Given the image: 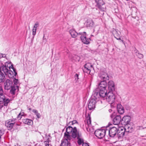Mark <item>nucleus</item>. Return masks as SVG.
I'll return each mask as SVG.
<instances>
[{
  "label": "nucleus",
  "instance_id": "49",
  "mask_svg": "<svg viewBox=\"0 0 146 146\" xmlns=\"http://www.w3.org/2000/svg\"><path fill=\"white\" fill-rule=\"evenodd\" d=\"M14 146H20V145L18 143H17Z\"/></svg>",
  "mask_w": 146,
  "mask_h": 146
},
{
  "label": "nucleus",
  "instance_id": "45",
  "mask_svg": "<svg viewBox=\"0 0 146 146\" xmlns=\"http://www.w3.org/2000/svg\"><path fill=\"white\" fill-rule=\"evenodd\" d=\"M33 111L35 113V114L36 115L37 113H38V111L35 110H33Z\"/></svg>",
  "mask_w": 146,
  "mask_h": 146
},
{
  "label": "nucleus",
  "instance_id": "21",
  "mask_svg": "<svg viewBox=\"0 0 146 146\" xmlns=\"http://www.w3.org/2000/svg\"><path fill=\"white\" fill-rule=\"evenodd\" d=\"M71 139L72 137L69 135V134H68L65 132L64 134V136L63 140L66 141H68V142H69Z\"/></svg>",
  "mask_w": 146,
  "mask_h": 146
},
{
  "label": "nucleus",
  "instance_id": "5",
  "mask_svg": "<svg viewBox=\"0 0 146 146\" xmlns=\"http://www.w3.org/2000/svg\"><path fill=\"white\" fill-rule=\"evenodd\" d=\"M5 95V94L4 92L2 87L1 86H0V97L3 99L4 101V106H6L10 102V100L7 98Z\"/></svg>",
  "mask_w": 146,
  "mask_h": 146
},
{
  "label": "nucleus",
  "instance_id": "28",
  "mask_svg": "<svg viewBox=\"0 0 146 146\" xmlns=\"http://www.w3.org/2000/svg\"><path fill=\"white\" fill-rule=\"evenodd\" d=\"M72 59V60H74L76 62H77L79 61L80 60V58L77 55H74Z\"/></svg>",
  "mask_w": 146,
  "mask_h": 146
},
{
  "label": "nucleus",
  "instance_id": "7",
  "mask_svg": "<svg viewBox=\"0 0 146 146\" xmlns=\"http://www.w3.org/2000/svg\"><path fill=\"white\" fill-rule=\"evenodd\" d=\"M79 34H81L80 37L82 42L86 44H88L90 43V39L86 38V32L79 33Z\"/></svg>",
  "mask_w": 146,
  "mask_h": 146
},
{
  "label": "nucleus",
  "instance_id": "54",
  "mask_svg": "<svg viewBox=\"0 0 146 146\" xmlns=\"http://www.w3.org/2000/svg\"><path fill=\"white\" fill-rule=\"evenodd\" d=\"M145 66L146 67V63L145 64Z\"/></svg>",
  "mask_w": 146,
  "mask_h": 146
},
{
  "label": "nucleus",
  "instance_id": "3",
  "mask_svg": "<svg viewBox=\"0 0 146 146\" xmlns=\"http://www.w3.org/2000/svg\"><path fill=\"white\" fill-rule=\"evenodd\" d=\"M107 132V129H98L95 132V135L99 139H102L105 135Z\"/></svg>",
  "mask_w": 146,
  "mask_h": 146
},
{
  "label": "nucleus",
  "instance_id": "15",
  "mask_svg": "<svg viewBox=\"0 0 146 146\" xmlns=\"http://www.w3.org/2000/svg\"><path fill=\"white\" fill-rule=\"evenodd\" d=\"M99 76L101 80L105 81L109 79V77L108 74L104 72H101L99 74Z\"/></svg>",
  "mask_w": 146,
  "mask_h": 146
},
{
  "label": "nucleus",
  "instance_id": "43",
  "mask_svg": "<svg viewBox=\"0 0 146 146\" xmlns=\"http://www.w3.org/2000/svg\"><path fill=\"white\" fill-rule=\"evenodd\" d=\"M75 79L76 80V78L77 79V80H78V75L77 74H76L75 75Z\"/></svg>",
  "mask_w": 146,
  "mask_h": 146
},
{
  "label": "nucleus",
  "instance_id": "38",
  "mask_svg": "<svg viewBox=\"0 0 146 146\" xmlns=\"http://www.w3.org/2000/svg\"><path fill=\"white\" fill-rule=\"evenodd\" d=\"M136 128L138 130H142L144 128H146V127L143 128L141 126H138Z\"/></svg>",
  "mask_w": 146,
  "mask_h": 146
},
{
  "label": "nucleus",
  "instance_id": "11",
  "mask_svg": "<svg viewBox=\"0 0 146 146\" xmlns=\"http://www.w3.org/2000/svg\"><path fill=\"white\" fill-rule=\"evenodd\" d=\"M123 129L125 132H131L134 130V126L130 124H126L125 125Z\"/></svg>",
  "mask_w": 146,
  "mask_h": 146
},
{
  "label": "nucleus",
  "instance_id": "44",
  "mask_svg": "<svg viewBox=\"0 0 146 146\" xmlns=\"http://www.w3.org/2000/svg\"><path fill=\"white\" fill-rule=\"evenodd\" d=\"M36 115L38 118H39L40 117V114L39 113H37Z\"/></svg>",
  "mask_w": 146,
  "mask_h": 146
},
{
  "label": "nucleus",
  "instance_id": "53",
  "mask_svg": "<svg viewBox=\"0 0 146 146\" xmlns=\"http://www.w3.org/2000/svg\"><path fill=\"white\" fill-rule=\"evenodd\" d=\"M39 133H40V135H41V132H39Z\"/></svg>",
  "mask_w": 146,
  "mask_h": 146
},
{
  "label": "nucleus",
  "instance_id": "41",
  "mask_svg": "<svg viewBox=\"0 0 146 146\" xmlns=\"http://www.w3.org/2000/svg\"><path fill=\"white\" fill-rule=\"evenodd\" d=\"M0 55L1 56V57H3V58H6V55L5 54H1V53H0Z\"/></svg>",
  "mask_w": 146,
  "mask_h": 146
},
{
  "label": "nucleus",
  "instance_id": "32",
  "mask_svg": "<svg viewBox=\"0 0 146 146\" xmlns=\"http://www.w3.org/2000/svg\"><path fill=\"white\" fill-rule=\"evenodd\" d=\"M11 89L10 90V93L12 95H14L15 94L16 88L14 86H12Z\"/></svg>",
  "mask_w": 146,
  "mask_h": 146
},
{
  "label": "nucleus",
  "instance_id": "18",
  "mask_svg": "<svg viewBox=\"0 0 146 146\" xmlns=\"http://www.w3.org/2000/svg\"><path fill=\"white\" fill-rule=\"evenodd\" d=\"M121 120V117L120 115H116L113 119V121L114 125H118L120 123Z\"/></svg>",
  "mask_w": 146,
  "mask_h": 146
},
{
  "label": "nucleus",
  "instance_id": "10",
  "mask_svg": "<svg viewBox=\"0 0 146 146\" xmlns=\"http://www.w3.org/2000/svg\"><path fill=\"white\" fill-rule=\"evenodd\" d=\"M81 136H82L81 133L77 130L76 127H74L72 133V137L74 138H75Z\"/></svg>",
  "mask_w": 146,
  "mask_h": 146
},
{
  "label": "nucleus",
  "instance_id": "29",
  "mask_svg": "<svg viewBox=\"0 0 146 146\" xmlns=\"http://www.w3.org/2000/svg\"><path fill=\"white\" fill-rule=\"evenodd\" d=\"M84 67L88 68L93 69L94 70V68L93 65L91 64L90 63H87L84 65Z\"/></svg>",
  "mask_w": 146,
  "mask_h": 146
},
{
  "label": "nucleus",
  "instance_id": "34",
  "mask_svg": "<svg viewBox=\"0 0 146 146\" xmlns=\"http://www.w3.org/2000/svg\"><path fill=\"white\" fill-rule=\"evenodd\" d=\"M39 26V23L38 22H36L35 24L34 27H33V29L36 30H37V27Z\"/></svg>",
  "mask_w": 146,
  "mask_h": 146
},
{
  "label": "nucleus",
  "instance_id": "2",
  "mask_svg": "<svg viewBox=\"0 0 146 146\" xmlns=\"http://www.w3.org/2000/svg\"><path fill=\"white\" fill-rule=\"evenodd\" d=\"M107 93L106 89H96L93 91V95L96 99L100 98H104L106 96Z\"/></svg>",
  "mask_w": 146,
  "mask_h": 146
},
{
  "label": "nucleus",
  "instance_id": "23",
  "mask_svg": "<svg viewBox=\"0 0 146 146\" xmlns=\"http://www.w3.org/2000/svg\"><path fill=\"white\" fill-rule=\"evenodd\" d=\"M69 32L73 38H75L77 36L80 35H81L79 34V33H77L75 30L72 29L70 30Z\"/></svg>",
  "mask_w": 146,
  "mask_h": 146
},
{
  "label": "nucleus",
  "instance_id": "19",
  "mask_svg": "<svg viewBox=\"0 0 146 146\" xmlns=\"http://www.w3.org/2000/svg\"><path fill=\"white\" fill-rule=\"evenodd\" d=\"M107 83L105 81H101L99 84V86L97 89H106Z\"/></svg>",
  "mask_w": 146,
  "mask_h": 146
},
{
  "label": "nucleus",
  "instance_id": "50",
  "mask_svg": "<svg viewBox=\"0 0 146 146\" xmlns=\"http://www.w3.org/2000/svg\"><path fill=\"white\" fill-rule=\"evenodd\" d=\"M108 111H109V112L110 113L112 111V110L111 109H109Z\"/></svg>",
  "mask_w": 146,
  "mask_h": 146
},
{
  "label": "nucleus",
  "instance_id": "8",
  "mask_svg": "<svg viewBox=\"0 0 146 146\" xmlns=\"http://www.w3.org/2000/svg\"><path fill=\"white\" fill-rule=\"evenodd\" d=\"M16 120V119H13L7 120L5 122L6 126L9 128V129H11L15 123Z\"/></svg>",
  "mask_w": 146,
  "mask_h": 146
},
{
  "label": "nucleus",
  "instance_id": "17",
  "mask_svg": "<svg viewBox=\"0 0 146 146\" xmlns=\"http://www.w3.org/2000/svg\"><path fill=\"white\" fill-rule=\"evenodd\" d=\"M124 127L120 128L118 129V132L117 134V136L118 139L122 138L124 135L125 131L123 130Z\"/></svg>",
  "mask_w": 146,
  "mask_h": 146
},
{
  "label": "nucleus",
  "instance_id": "20",
  "mask_svg": "<svg viewBox=\"0 0 146 146\" xmlns=\"http://www.w3.org/2000/svg\"><path fill=\"white\" fill-rule=\"evenodd\" d=\"M117 110L118 113L120 114H122L124 112L123 107L120 104L117 105Z\"/></svg>",
  "mask_w": 146,
  "mask_h": 146
},
{
  "label": "nucleus",
  "instance_id": "42",
  "mask_svg": "<svg viewBox=\"0 0 146 146\" xmlns=\"http://www.w3.org/2000/svg\"><path fill=\"white\" fill-rule=\"evenodd\" d=\"M45 146H49V142L47 141H45L44 142Z\"/></svg>",
  "mask_w": 146,
  "mask_h": 146
},
{
  "label": "nucleus",
  "instance_id": "1",
  "mask_svg": "<svg viewBox=\"0 0 146 146\" xmlns=\"http://www.w3.org/2000/svg\"><path fill=\"white\" fill-rule=\"evenodd\" d=\"M3 71L6 75L10 78H12L17 74L16 69L13 66L10 62L7 61L0 67V82L3 81L5 77L2 72Z\"/></svg>",
  "mask_w": 146,
  "mask_h": 146
},
{
  "label": "nucleus",
  "instance_id": "26",
  "mask_svg": "<svg viewBox=\"0 0 146 146\" xmlns=\"http://www.w3.org/2000/svg\"><path fill=\"white\" fill-rule=\"evenodd\" d=\"M78 139L77 143L79 145H80L84 143V140L82 138V136L80 137H76Z\"/></svg>",
  "mask_w": 146,
  "mask_h": 146
},
{
  "label": "nucleus",
  "instance_id": "13",
  "mask_svg": "<svg viewBox=\"0 0 146 146\" xmlns=\"http://www.w3.org/2000/svg\"><path fill=\"white\" fill-rule=\"evenodd\" d=\"M96 101L95 99H92L90 100L88 104V108L90 110L94 109L95 107Z\"/></svg>",
  "mask_w": 146,
  "mask_h": 146
},
{
  "label": "nucleus",
  "instance_id": "36",
  "mask_svg": "<svg viewBox=\"0 0 146 146\" xmlns=\"http://www.w3.org/2000/svg\"><path fill=\"white\" fill-rule=\"evenodd\" d=\"M18 79L14 78L13 81L14 84L16 85H17L18 83Z\"/></svg>",
  "mask_w": 146,
  "mask_h": 146
},
{
  "label": "nucleus",
  "instance_id": "12",
  "mask_svg": "<svg viewBox=\"0 0 146 146\" xmlns=\"http://www.w3.org/2000/svg\"><path fill=\"white\" fill-rule=\"evenodd\" d=\"M12 81L7 79L4 83L5 89L7 90L10 89L12 86Z\"/></svg>",
  "mask_w": 146,
  "mask_h": 146
},
{
  "label": "nucleus",
  "instance_id": "52",
  "mask_svg": "<svg viewBox=\"0 0 146 146\" xmlns=\"http://www.w3.org/2000/svg\"><path fill=\"white\" fill-rule=\"evenodd\" d=\"M31 108H29V110H30V111H31Z\"/></svg>",
  "mask_w": 146,
  "mask_h": 146
},
{
  "label": "nucleus",
  "instance_id": "48",
  "mask_svg": "<svg viewBox=\"0 0 146 146\" xmlns=\"http://www.w3.org/2000/svg\"><path fill=\"white\" fill-rule=\"evenodd\" d=\"M3 107V105L2 104H0V110L2 109V108Z\"/></svg>",
  "mask_w": 146,
  "mask_h": 146
},
{
  "label": "nucleus",
  "instance_id": "24",
  "mask_svg": "<svg viewBox=\"0 0 146 146\" xmlns=\"http://www.w3.org/2000/svg\"><path fill=\"white\" fill-rule=\"evenodd\" d=\"M23 123L29 125H32L33 123V121L28 119H24L23 120Z\"/></svg>",
  "mask_w": 146,
  "mask_h": 146
},
{
  "label": "nucleus",
  "instance_id": "37",
  "mask_svg": "<svg viewBox=\"0 0 146 146\" xmlns=\"http://www.w3.org/2000/svg\"><path fill=\"white\" fill-rule=\"evenodd\" d=\"M36 30L33 28L32 29V35L34 37V36L36 34Z\"/></svg>",
  "mask_w": 146,
  "mask_h": 146
},
{
  "label": "nucleus",
  "instance_id": "27",
  "mask_svg": "<svg viewBox=\"0 0 146 146\" xmlns=\"http://www.w3.org/2000/svg\"><path fill=\"white\" fill-rule=\"evenodd\" d=\"M73 128L70 126H69L66 129V133L68 134H70V133H72V131L73 130Z\"/></svg>",
  "mask_w": 146,
  "mask_h": 146
},
{
  "label": "nucleus",
  "instance_id": "6",
  "mask_svg": "<svg viewBox=\"0 0 146 146\" xmlns=\"http://www.w3.org/2000/svg\"><path fill=\"white\" fill-rule=\"evenodd\" d=\"M118 129L115 127H113L109 129H107V132L108 133L109 136L111 137H113L118 132Z\"/></svg>",
  "mask_w": 146,
  "mask_h": 146
},
{
  "label": "nucleus",
  "instance_id": "47",
  "mask_svg": "<svg viewBox=\"0 0 146 146\" xmlns=\"http://www.w3.org/2000/svg\"><path fill=\"white\" fill-rule=\"evenodd\" d=\"M72 122V124H73L77 123V121L76 120H74Z\"/></svg>",
  "mask_w": 146,
  "mask_h": 146
},
{
  "label": "nucleus",
  "instance_id": "22",
  "mask_svg": "<svg viewBox=\"0 0 146 146\" xmlns=\"http://www.w3.org/2000/svg\"><path fill=\"white\" fill-rule=\"evenodd\" d=\"M97 6L102 11H104L105 10V8H101V6L104 4V3L102 0H99L97 2Z\"/></svg>",
  "mask_w": 146,
  "mask_h": 146
},
{
  "label": "nucleus",
  "instance_id": "40",
  "mask_svg": "<svg viewBox=\"0 0 146 146\" xmlns=\"http://www.w3.org/2000/svg\"><path fill=\"white\" fill-rule=\"evenodd\" d=\"M4 104V100H3V99L1 98V97H0V104Z\"/></svg>",
  "mask_w": 146,
  "mask_h": 146
},
{
  "label": "nucleus",
  "instance_id": "39",
  "mask_svg": "<svg viewBox=\"0 0 146 146\" xmlns=\"http://www.w3.org/2000/svg\"><path fill=\"white\" fill-rule=\"evenodd\" d=\"M4 131L0 129V137H1V136L4 134Z\"/></svg>",
  "mask_w": 146,
  "mask_h": 146
},
{
  "label": "nucleus",
  "instance_id": "57",
  "mask_svg": "<svg viewBox=\"0 0 146 146\" xmlns=\"http://www.w3.org/2000/svg\"><path fill=\"white\" fill-rule=\"evenodd\" d=\"M127 1H129V0H126Z\"/></svg>",
  "mask_w": 146,
  "mask_h": 146
},
{
  "label": "nucleus",
  "instance_id": "51",
  "mask_svg": "<svg viewBox=\"0 0 146 146\" xmlns=\"http://www.w3.org/2000/svg\"><path fill=\"white\" fill-rule=\"evenodd\" d=\"M117 40H121V38H120V37H119V38H117Z\"/></svg>",
  "mask_w": 146,
  "mask_h": 146
},
{
  "label": "nucleus",
  "instance_id": "30",
  "mask_svg": "<svg viewBox=\"0 0 146 146\" xmlns=\"http://www.w3.org/2000/svg\"><path fill=\"white\" fill-rule=\"evenodd\" d=\"M93 70V69L88 68H85L83 69V70L84 72H86L87 73L90 74L91 71Z\"/></svg>",
  "mask_w": 146,
  "mask_h": 146
},
{
  "label": "nucleus",
  "instance_id": "55",
  "mask_svg": "<svg viewBox=\"0 0 146 146\" xmlns=\"http://www.w3.org/2000/svg\"><path fill=\"white\" fill-rule=\"evenodd\" d=\"M44 36L43 37V39H44Z\"/></svg>",
  "mask_w": 146,
  "mask_h": 146
},
{
  "label": "nucleus",
  "instance_id": "14",
  "mask_svg": "<svg viewBox=\"0 0 146 146\" xmlns=\"http://www.w3.org/2000/svg\"><path fill=\"white\" fill-rule=\"evenodd\" d=\"M108 88L110 92H112L115 90V85L114 82L110 80L108 83Z\"/></svg>",
  "mask_w": 146,
  "mask_h": 146
},
{
  "label": "nucleus",
  "instance_id": "9",
  "mask_svg": "<svg viewBox=\"0 0 146 146\" xmlns=\"http://www.w3.org/2000/svg\"><path fill=\"white\" fill-rule=\"evenodd\" d=\"M91 118L90 115H89L86 118L85 121L86 127L88 131H90V127L91 126Z\"/></svg>",
  "mask_w": 146,
  "mask_h": 146
},
{
  "label": "nucleus",
  "instance_id": "31",
  "mask_svg": "<svg viewBox=\"0 0 146 146\" xmlns=\"http://www.w3.org/2000/svg\"><path fill=\"white\" fill-rule=\"evenodd\" d=\"M69 144H70V143L68 142V141H66L63 140L61 145V146H68L69 145Z\"/></svg>",
  "mask_w": 146,
  "mask_h": 146
},
{
  "label": "nucleus",
  "instance_id": "56",
  "mask_svg": "<svg viewBox=\"0 0 146 146\" xmlns=\"http://www.w3.org/2000/svg\"><path fill=\"white\" fill-rule=\"evenodd\" d=\"M111 117H112V115H111Z\"/></svg>",
  "mask_w": 146,
  "mask_h": 146
},
{
  "label": "nucleus",
  "instance_id": "25",
  "mask_svg": "<svg viewBox=\"0 0 146 146\" xmlns=\"http://www.w3.org/2000/svg\"><path fill=\"white\" fill-rule=\"evenodd\" d=\"M94 22L91 19H88L87 21L86 26L87 27H92L93 26Z\"/></svg>",
  "mask_w": 146,
  "mask_h": 146
},
{
  "label": "nucleus",
  "instance_id": "35",
  "mask_svg": "<svg viewBox=\"0 0 146 146\" xmlns=\"http://www.w3.org/2000/svg\"><path fill=\"white\" fill-rule=\"evenodd\" d=\"M23 116V113H20L18 115L17 118L19 119H20L22 116Z\"/></svg>",
  "mask_w": 146,
  "mask_h": 146
},
{
  "label": "nucleus",
  "instance_id": "4",
  "mask_svg": "<svg viewBox=\"0 0 146 146\" xmlns=\"http://www.w3.org/2000/svg\"><path fill=\"white\" fill-rule=\"evenodd\" d=\"M106 99L109 104H112L115 101V96L112 92H109L107 94Z\"/></svg>",
  "mask_w": 146,
  "mask_h": 146
},
{
  "label": "nucleus",
  "instance_id": "58",
  "mask_svg": "<svg viewBox=\"0 0 146 146\" xmlns=\"http://www.w3.org/2000/svg\"><path fill=\"white\" fill-rule=\"evenodd\" d=\"M17 88L18 87V86H17Z\"/></svg>",
  "mask_w": 146,
  "mask_h": 146
},
{
  "label": "nucleus",
  "instance_id": "16",
  "mask_svg": "<svg viewBox=\"0 0 146 146\" xmlns=\"http://www.w3.org/2000/svg\"><path fill=\"white\" fill-rule=\"evenodd\" d=\"M131 121V117L129 115L124 116L122 118V122L124 125L129 124Z\"/></svg>",
  "mask_w": 146,
  "mask_h": 146
},
{
  "label": "nucleus",
  "instance_id": "33",
  "mask_svg": "<svg viewBox=\"0 0 146 146\" xmlns=\"http://www.w3.org/2000/svg\"><path fill=\"white\" fill-rule=\"evenodd\" d=\"M136 55L140 59H142L143 57V54L140 53L139 52H135Z\"/></svg>",
  "mask_w": 146,
  "mask_h": 146
},
{
  "label": "nucleus",
  "instance_id": "46",
  "mask_svg": "<svg viewBox=\"0 0 146 146\" xmlns=\"http://www.w3.org/2000/svg\"><path fill=\"white\" fill-rule=\"evenodd\" d=\"M82 146H89L88 143H84L83 144Z\"/></svg>",
  "mask_w": 146,
  "mask_h": 146
}]
</instances>
